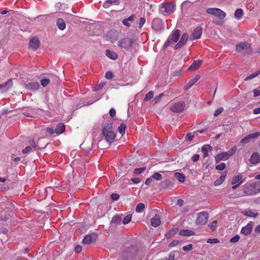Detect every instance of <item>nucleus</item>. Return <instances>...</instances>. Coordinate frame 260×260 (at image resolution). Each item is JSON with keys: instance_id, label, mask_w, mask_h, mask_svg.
<instances>
[{"instance_id": "obj_2", "label": "nucleus", "mask_w": 260, "mask_h": 260, "mask_svg": "<svg viewBox=\"0 0 260 260\" xmlns=\"http://www.w3.org/2000/svg\"><path fill=\"white\" fill-rule=\"evenodd\" d=\"M103 134L106 141L109 143L113 141L116 135L112 130L111 123H105L103 125Z\"/></svg>"}, {"instance_id": "obj_41", "label": "nucleus", "mask_w": 260, "mask_h": 260, "mask_svg": "<svg viewBox=\"0 0 260 260\" xmlns=\"http://www.w3.org/2000/svg\"><path fill=\"white\" fill-rule=\"evenodd\" d=\"M260 74V70L257 72L254 73L253 74H250L249 76H247L245 79V80H249L250 79H253V78L256 77L257 75H258Z\"/></svg>"}, {"instance_id": "obj_62", "label": "nucleus", "mask_w": 260, "mask_h": 260, "mask_svg": "<svg viewBox=\"0 0 260 260\" xmlns=\"http://www.w3.org/2000/svg\"><path fill=\"white\" fill-rule=\"evenodd\" d=\"M200 158V156L198 154H194L192 157H191V160L193 162H197L199 160Z\"/></svg>"}, {"instance_id": "obj_44", "label": "nucleus", "mask_w": 260, "mask_h": 260, "mask_svg": "<svg viewBox=\"0 0 260 260\" xmlns=\"http://www.w3.org/2000/svg\"><path fill=\"white\" fill-rule=\"evenodd\" d=\"M226 165L225 163H221L219 165L216 166L215 169L217 170L222 171L225 168Z\"/></svg>"}, {"instance_id": "obj_54", "label": "nucleus", "mask_w": 260, "mask_h": 260, "mask_svg": "<svg viewBox=\"0 0 260 260\" xmlns=\"http://www.w3.org/2000/svg\"><path fill=\"white\" fill-rule=\"evenodd\" d=\"M163 95H164V94L161 93L159 94L158 96H155L153 100V101H154V103H157L159 101H160Z\"/></svg>"}, {"instance_id": "obj_28", "label": "nucleus", "mask_w": 260, "mask_h": 260, "mask_svg": "<svg viewBox=\"0 0 260 260\" xmlns=\"http://www.w3.org/2000/svg\"><path fill=\"white\" fill-rule=\"evenodd\" d=\"M177 228H173L165 234V237L168 239L170 238L177 233Z\"/></svg>"}, {"instance_id": "obj_50", "label": "nucleus", "mask_w": 260, "mask_h": 260, "mask_svg": "<svg viewBox=\"0 0 260 260\" xmlns=\"http://www.w3.org/2000/svg\"><path fill=\"white\" fill-rule=\"evenodd\" d=\"M217 225V221H213L212 222L210 223L209 224V226L211 229L212 231H215L216 229V226Z\"/></svg>"}, {"instance_id": "obj_16", "label": "nucleus", "mask_w": 260, "mask_h": 260, "mask_svg": "<svg viewBox=\"0 0 260 260\" xmlns=\"http://www.w3.org/2000/svg\"><path fill=\"white\" fill-rule=\"evenodd\" d=\"M252 228V223L250 222L246 226L242 228L241 232L244 235H248L251 233Z\"/></svg>"}, {"instance_id": "obj_25", "label": "nucleus", "mask_w": 260, "mask_h": 260, "mask_svg": "<svg viewBox=\"0 0 260 260\" xmlns=\"http://www.w3.org/2000/svg\"><path fill=\"white\" fill-rule=\"evenodd\" d=\"M26 88L29 90H35L39 89L40 84L38 82H31L28 83L26 85Z\"/></svg>"}, {"instance_id": "obj_8", "label": "nucleus", "mask_w": 260, "mask_h": 260, "mask_svg": "<svg viewBox=\"0 0 260 260\" xmlns=\"http://www.w3.org/2000/svg\"><path fill=\"white\" fill-rule=\"evenodd\" d=\"M185 106V103L183 101H180L178 103H175L173 106L171 107V111L174 112H180L183 110Z\"/></svg>"}, {"instance_id": "obj_24", "label": "nucleus", "mask_w": 260, "mask_h": 260, "mask_svg": "<svg viewBox=\"0 0 260 260\" xmlns=\"http://www.w3.org/2000/svg\"><path fill=\"white\" fill-rule=\"evenodd\" d=\"M212 147L210 145H205L202 148L203 157L205 158L208 156V151L211 150Z\"/></svg>"}, {"instance_id": "obj_63", "label": "nucleus", "mask_w": 260, "mask_h": 260, "mask_svg": "<svg viewBox=\"0 0 260 260\" xmlns=\"http://www.w3.org/2000/svg\"><path fill=\"white\" fill-rule=\"evenodd\" d=\"M260 95V87L253 90V95L254 97L258 96Z\"/></svg>"}, {"instance_id": "obj_35", "label": "nucleus", "mask_w": 260, "mask_h": 260, "mask_svg": "<svg viewBox=\"0 0 260 260\" xmlns=\"http://www.w3.org/2000/svg\"><path fill=\"white\" fill-rule=\"evenodd\" d=\"M93 241L92 238L90 235H87L83 240V243L84 244H89Z\"/></svg>"}, {"instance_id": "obj_36", "label": "nucleus", "mask_w": 260, "mask_h": 260, "mask_svg": "<svg viewBox=\"0 0 260 260\" xmlns=\"http://www.w3.org/2000/svg\"><path fill=\"white\" fill-rule=\"evenodd\" d=\"M242 178V176L241 175H238L237 176H235L232 179V184H235L236 183H238L240 180Z\"/></svg>"}, {"instance_id": "obj_1", "label": "nucleus", "mask_w": 260, "mask_h": 260, "mask_svg": "<svg viewBox=\"0 0 260 260\" xmlns=\"http://www.w3.org/2000/svg\"><path fill=\"white\" fill-rule=\"evenodd\" d=\"M241 196H254L260 192V181L247 182L242 187Z\"/></svg>"}, {"instance_id": "obj_37", "label": "nucleus", "mask_w": 260, "mask_h": 260, "mask_svg": "<svg viewBox=\"0 0 260 260\" xmlns=\"http://www.w3.org/2000/svg\"><path fill=\"white\" fill-rule=\"evenodd\" d=\"M145 207V206L144 204L142 203H139L136 206V211L139 213L142 212L144 209Z\"/></svg>"}, {"instance_id": "obj_59", "label": "nucleus", "mask_w": 260, "mask_h": 260, "mask_svg": "<svg viewBox=\"0 0 260 260\" xmlns=\"http://www.w3.org/2000/svg\"><path fill=\"white\" fill-rule=\"evenodd\" d=\"M111 198L113 201H117L119 198V195L118 193H112L111 195Z\"/></svg>"}, {"instance_id": "obj_26", "label": "nucleus", "mask_w": 260, "mask_h": 260, "mask_svg": "<svg viewBox=\"0 0 260 260\" xmlns=\"http://www.w3.org/2000/svg\"><path fill=\"white\" fill-rule=\"evenodd\" d=\"M192 3L189 1H185L182 4V12H184L185 13H186L187 8H192Z\"/></svg>"}, {"instance_id": "obj_61", "label": "nucleus", "mask_w": 260, "mask_h": 260, "mask_svg": "<svg viewBox=\"0 0 260 260\" xmlns=\"http://www.w3.org/2000/svg\"><path fill=\"white\" fill-rule=\"evenodd\" d=\"M207 242L208 243H211V244H212V243H217L218 242V240L216 238H214V239H208Z\"/></svg>"}, {"instance_id": "obj_13", "label": "nucleus", "mask_w": 260, "mask_h": 260, "mask_svg": "<svg viewBox=\"0 0 260 260\" xmlns=\"http://www.w3.org/2000/svg\"><path fill=\"white\" fill-rule=\"evenodd\" d=\"M200 77L199 75H196V77L190 80L184 86V89L185 90H187L190 87H192L193 85H194L200 79Z\"/></svg>"}, {"instance_id": "obj_19", "label": "nucleus", "mask_w": 260, "mask_h": 260, "mask_svg": "<svg viewBox=\"0 0 260 260\" xmlns=\"http://www.w3.org/2000/svg\"><path fill=\"white\" fill-rule=\"evenodd\" d=\"M180 37V31L178 29L174 30L170 36V39L172 42H177Z\"/></svg>"}, {"instance_id": "obj_30", "label": "nucleus", "mask_w": 260, "mask_h": 260, "mask_svg": "<svg viewBox=\"0 0 260 260\" xmlns=\"http://www.w3.org/2000/svg\"><path fill=\"white\" fill-rule=\"evenodd\" d=\"M242 213L245 216L252 217H256L258 215L257 212L254 213L251 210L243 211Z\"/></svg>"}, {"instance_id": "obj_56", "label": "nucleus", "mask_w": 260, "mask_h": 260, "mask_svg": "<svg viewBox=\"0 0 260 260\" xmlns=\"http://www.w3.org/2000/svg\"><path fill=\"white\" fill-rule=\"evenodd\" d=\"M146 22V20L143 17H141L140 19V21H139V27L141 28H142V27L144 25V24H145Z\"/></svg>"}, {"instance_id": "obj_31", "label": "nucleus", "mask_w": 260, "mask_h": 260, "mask_svg": "<svg viewBox=\"0 0 260 260\" xmlns=\"http://www.w3.org/2000/svg\"><path fill=\"white\" fill-rule=\"evenodd\" d=\"M175 177L180 182H183L185 179V176L182 173L176 172L174 174Z\"/></svg>"}, {"instance_id": "obj_15", "label": "nucleus", "mask_w": 260, "mask_h": 260, "mask_svg": "<svg viewBox=\"0 0 260 260\" xmlns=\"http://www.w3.org/2000/svg\"><path fill=\"white\" fill-rule=\"evenodd\" d=\"M152 28L155 30H158L161 28V23L159 19L156 18L153 20Z\"/></svg>"}, {"instance_id": "obj_46", "label": "nucleus", "mask_w": 260, "mask_h": 260, "mask_svg": "<svg viewBox=\"0 0 260 260\" xmlns=\"http://www.w3.org/2000/svg\"><path fill=\"white\" fill-rule=\"evenodd\" d=\"M50 83L48 79H44L41 80V84L43 87L46 86Z\"/></svg>"}, {"instance_id": "obj_42", "label": "nucleus", "mask_w": 260, "mask_h": 260, "mask_svg": "<svg viewBox=\"0 0 260 260\" xmlns=\"http://www.w3.org/2000/svg\"><path fill=\"white\" fill-rule=\"evenodd\" d=\"M151 177L152 179L159 181L162 179V175L159 173H155L153 174Z\"/></svg>"}, {"instance_id": "obj_12", "label": "nucleus", "mask_w": 260, "mask_h": 260, "mask_svg": "<svg viewBox=\"0 0 260 260\" xmlns=\"http://www.w3.org/2000/svg\"><path fill=\"white\" fill-rule=\"evenodd\" d=\"M175 4L173 3L164 4L162 8L164 9V12L167 14H171L175 10Z\"/></svg>"}, {"instance_id": "obj_17", "label": "nucleus", "mask_w": 260, "mask_h": 260, "mask_svg": "<svg viewBox=\"0 0 260 260\" xmlns=\"http://www.w3.org/2000/svg\"><path fill=\"white\" fill-rule=\"evenodd\" d=\"M202 63V61L199 59L193 61V63L188 68V70L193 71L197 70Z\"/></svg>"}, {"instance_id": "obj_43", "label": "nucleus", "mask_w": 260, "mask_h": 260, "mask_svg": "<svg viewBox=\"0 0 260 260\" xmlns=\"http://www.w3.org/2000/svg\"><path fill=\"white\" fill-rule=\"evenodd\" d=\"M132 219V216L131 215H127L124 217L122 220V223L124 224H126L129 223Z\"/></svg>"}, {"instance_id": "obj_20", "label": "nucleus", "mask_w": 260, "mask_h": 260, "mask_svg": "<svg viewBox=\"0 0 260 260\" xmlns=\"http://www.w3.org/2000/svg\"><path fill=\"white\" fill-rule=\"evenodd\" d=\"M250 162L252 164L256 165L260 162V155L257 153H253L250 158Z\"/></svg>"}, {"instance_id": "obj_7", "label": "nucleus", "mask_w": 260, "mask_h": 260, "mask_svg": "<svg viewBox=\"0 0 260 260\" xmlns=\"http://www.w3.org/2000/svg\"><path fill=\"white\" fill-rule=\"evenodd\" d=\"M208 214L206 212H202L199 213L197 219V223L201 225H204L207 222Z\"/></svg>"}, {"instance_id": "obj_45", "label": "nucleus", "mask_w": 260, "mask_h": 260, "mask_svg": "<svg viewBox=\"0 0 260 260\" xmlns=\"http://www.w3.org/2000/svg\"><path fill=\"white\" fill-rule=\"evenodd\" d=\"M260 136V132H256L248 135L250 139H256Z\"/></svg>"}, {"instance_id": "obj_39", "label": "nucleus", "mask_w": 260, "mask_h": 260, "mask_svg": "<svg viewBox=\"0 0 260 260\" xmlns=\"http://www.w3.org/2000/svg\"><path fill=\"white\" fill-rule=\"evenodd\" d=\"M146 169V167L136 168L134 171V173L136 175L141 174L143 172L145 171Z\"/></svg>"}, {"instance_id": "obj_3", "label": "nucleus", "mask_w": 260, "mask_h": 260, "mask_svg": "<svg viewBox=\"0 0 260 260\" xmlns=\"http://www.w3.org/2000/svg\"><path fill=\"white\" fill-rule=\"evenodd\" d=\"M236 50L239 53L249 54L252 52V48L250 44L242 42L236 44Z\"/></svg>"}, {"instance_id": "obj_27", "label": "nucleus", "mask_w": 260, "mask_h": 260, "mask_svg": "<svg viewBox=\"0 0 260 260\" xmlns=\"http://www.w3.org/2000/svg\"><path fill=\"white\" fill-rule=\"evenodd\" d=\"M56 24L60 30H63L66 28V25L63 19H58L56 21Z\"/></svg>"}, {"instance_id": "obj_29", "label": "nucleus", "mask_w": 260, "mask_h": 260, "mask_svg": "<svg viewBox=\"0 0 260 260\" xmlns=\"http://www.w3.org/2000/svg\"><path fill=\"white\" fill-rule=\"evenodd\" d=\"M243 15V11L242 9H237L234 14L235 17L238 20L241 19L242 18Z\"/></svg>"}, {"instance_id": "obj_49", "label": "nucleus", "mask_w": 260, "mask_h": 260, "mask_svg": "<svg viewBox=\"0 0 260 260\" xmlns=\"http://www.w3.org/2000/svg\"><path fill=\"white\" fill-rule=\"evenodd\" d=\"M121 217L118 215L114 216L112 219V223H117L121 221Z\"/></svg>"}, {"instance_id": "obj_55", "label": "nucleus", "mask_w": 260, "mask_h": 260, "mask_svg": "<svg viewBox=\"0 0 260 260\" xmlns=\"http://www.w3.org/2000/svg\"><path fill=\"white\" fill-rule=\"evenodd\" d=\"M105 78L107 79H111L113 78V75L111 72H107L105 74Z\"/></svg>"}, {"instance_id": "obj_21", "label": "nucleus", "mask_w": 260, "mask_h": 260, "mask_svg": "<svg viewBox=\"0 0 260 260\" xmlns=\"http://www.w3.org/2000/svg\"><path fill=\"white\" fill-rule=\"evenodd\" d=\"M119 2L118 0H107L104 2L103 6L104 8H108L111 5H119Z\"/></svg>"}, {"instance_id": "obj_33", "label": "nucleus", "mask_w": 260, "mask_h": 260, "mask_svg": "<svg viewBox=\"0 0 260 260\" xmlns=\"http://www.w3.org/2000/svg\"><path fill=\"white\" fill-rule=\"evenodd\" d=\"M226 177V175H222L220 176V177L216 179L214 182V184L215 186H218L222 183V182L225 180Z\"/></svg>"}, {"instance_id": "obj_64", "label": "nucleus", "mask_w": 260, "mask_h": 260, "mask_svg": "<svg viewBox=\"0 0 260 260\" xmlns=\"http://www.w3.org/2000/svg\"><path fill=\"white\" fill-rule=\"evenodd\" d=\"M46 131L47 132L49 133L50 135H54V134H55V130L52 128L47 127L46 128Z\"/></svg>"}, {"instance_id": "obj_10", "label": "nucleus", "mask_w": 260, "mask_h": 260, "mask_svg": "<svg viewBox=\"0 0 260 260\" xmlns=\"http://www.w3.org/2000/svg\"><path fill=\"white\" fill-rule=\"evenodd\" d=\"M188 38V35L187 33L185 32L184 33L181 38L180 40L179 41V42L175 45V49H178L182 47L183 46H184L187 41Z\"/></svg>"}, {"instance_id": "obj_51", "label": "nucleus", "mask_w": 260, "mask_h": 260, "mask_svg": "<svg viewBox=\"0 0 260 260\" xmlns=\"http://www.w3.org/2000/svg\"><path fill=\"white\" fill-rule=\"evenodd\" d=\"M192 244H189L186 246H184L183 247L182 249L185 251H188L192 250Z\"/></svg>"}, {"instance_id": "obj_57", "label": "nucleus", "mask_w": 260, "mask_h": 260, "mask_svg": "<svg viewBox=\"0 0 260 260\" xmlns=\"http://www.w3.org/2000/svg\"><path fill=\"white\" fill-rule=\"evenodd\" d=\"M250 139L249 138L248 135L247 136H246L245 138H243L241 140V143L242 144H247L248 143L249 141H250Z\"/></svg>"}, {"instance_id": "obj_6", "label": "nucleus", "mask_w": 260, "mask_h": 260, "mask_svg": "<svg viewBox=\"0 0 260 260\" xmlns=\"http://www.w3.org/2000/svg\"><path fill=\"white\" fill-rule=\"evenodd\" d=\"M133 43L134 41L132 39L125 38L120 40L118 42V45L120 47L126 50H131Z\"/></svg>"}, {"instance_id": "obj_60", "label": "nucleus", "mask_w": 260, "mask_h": 260, "mask_svg": "<svg viewBox=\"0 0 260 260\" xmlns=\"http://www.w3.org/2000/svg\"><path fill=\"white\" fill-rule=\"evenodd\" d=\"M173 42L171 41V39L170 38H169L167 41L166 42H165V44H164V48H167L168 47H169V46L171 45V43H172Z\"/></svg>"}, {"instance_id": "obj_14", "label": "nucleus", "mask_w": 260, "mask_h": 260, "mask_svg": "<svg viewBox=\"0 0 260 260\" xmlns=\"http://www.w3.org/2000/svg\"><path fill=\"white\" fill-rule=\"evenodd\" d=\"M135 18V15L132 14L127 18L124 19L122 20V23L124 26L127 27H129L131 26L132 23L134 21Z\"/></svg>"}, {"instance_id": "obj_23", "label": "nucleus", "mask_w": 260, "mask_h": 260, "mask_svg": "<svg viewBox=\"0 0 260 260\" xmlns=\"http://www.w3.org/2000/svg\"><path fill=\"white\" fill-rule=\"evenodd\" d=\"M65 131V125L63 123H60L58 124L57 125L55 132V134L57 135H59L62 133H63Z\"/></svg>"}, {"instance_id": "obj_22", "label": "nucleus", "mask_w": 260, "mask_h": 260, "mask_svg": "<svg viewBox=\"0 0 260 260\" xmlns=\"http://www.w3.org/2000/svg\"><path fill=\"white\" fill-rule=\"evenodd\" d=\"M106 55L108 57L112 60H115L118 57V54L116 52L108 49L106 51Z\"/></svg>"}, {"instance_id": "obj_48", "label": "nucleus", "mask_w": 260, "mask_h": 260, "mask_svg": "<svg viewBox=\"0 0 260 260\" xmlns=\"http://www.w3.org/2000/svg\"><path fill=\"white\" fill-rule=\"evenodd\" d=\"M223 111V108L222 107L218 108L217 109H216L214 113V116L216 117L220 114H221Z\"/></svg>"}, {"instance_id": "obj_52", "label": "nucleus", "mask_w": 260, "mask_h": 260, "mask_svg": "<svg viewBox=\"0 0 260 260\" xmlns=\"http://www.w3.org/2000/svg\"><path fill=\"white\" fill-rule=\"evenodd\" d=\"M32 150V148L31 146H28L26 147L25 148L22 150V153L23 154H27L30 152Z\"/></svg>"}, {"instance_id": "obj_40", "label": "nucleus", "mask_w": 260, "mask_h": 260, "mask_svg": "<svg viewBox=\"0 0 260 260\" xmlns=\"http://www.w3.org/2000/svg\"><path fill=\"white\" fill-rule=\"evenodd\" d=\"M126 128V125L124 123H121L118 128V132L121 134H123L125 133Z\"/></svg>"}, {"instance_id": "obj_58", "label": "nucleus", "mask_w": 260, "mask_h": 260, "mask_svg": "<svg viewBox=\"0 0 260 260\" xmlns=\"http://www.w3.org/2000/svg\"><path fill=\"white\" fill-rule=\"evenodd\" d=\"M152 183H153V179L151 177L146 179V180L145 181V184L146 185H150L152 184Z\"/></svg>"}, {"instance_id": "obj_47", "label": "nucleus", "mask_w": 260, "mask_h": 260, "mask_svg": "<svg viewBox=\"0 0 260 260\" xmlns=\"http://www.w3.org/2000/svg\"><path fill=\"white\" fill-rule=\"evenodd\" d=\"M239 239L240 236L238 235H236V236H235L230 239V242L232 243H235L237 242L239 240Z\"/></svg>"}, {"instance_id": "obj_18", "label": "nucleus", "mask_w": 260, "mask_h": 260, "mask_svg": "<svg viewBox=\"0 0 260 260\" xmlns=\"http://www.w3.org/2000/svg\"><path fill=\"white\" fill-rule=\"evenodd\" d=\"M161 223L160 217L158 214L155 216L151 219V225L154 227H157Z\"/></svg>"}, {"instance_id": "obj_34", "label": "nucleus", "mask_w": 260, "mask_h": 260, "mask_svg": "<svg viewBox=\"0 0 260 260\" xmlns=\"http://www.w3.org/2000/svg\"><path fill=\"white\" fill-rule=\"evenodd\" d=\"M12 85H13L12 80L11 79H9L7 81V82H6L5 84H0V90L2 88H6L7 86H8V87L7 88V89H8L9 87H11L12 86Z\"/></svg>"}, {"instance_id": "obj_9", "label": "nucleus", "mask_w": 260, "mask_h": 260, "mask_svg": "<svg viewBox=\"0 0 260 260\" xmlns=\"http://www.w3.org/2000/svg\"><path fill=\"white\" fill-rule=\"evenodd\" d=\"M40 45V42L37 37L32 38L29 42V47L32 50L36 51Z\"/></svg>"}, {"instance_id": "obj_4", "label": "nucleus", "mask_w": 260, "mask_h": 260, "mask_svg": "<svg viewBox=\"0 0 260 260\" xmlns=\"http://www.w3.org/2000/svg\"><path fill=\"white\" fill-rule=\"evenodd\" d=\"M236 147L235 146L232 148L231 150L226 151V152H220L215 156V160L216 162H219V161L226 160H228L231 156H232L236 152Z\"/></svg>"}, {"instance_id": "obj_38", "label": "nucleus", "mask_w": 260, "mask_h": 260, "mask_svg": "<svg viewBox=\"0 0 260 260\" xmlns=\"http://www.w3.org/2000/svg\"><path fill=\"white\" fill-rule=\"evenodd\" d=\"M153 96H154V92L153 91H150L146 94L145 97L144 99V101H149L153 98Z\"/></svg>"}, {"instance_id": "obj_53", "label": "nucleus", "mask_w": 260, "mask_h": 260, "mask_svg": "<svg viewBox=\"0 0 260 260\" xmlns=\"http://www.w3.org/2000/svg\"><path fill=\"white\" fill-rule=\"evenodd\" d=\"M105 85V83H101L97 86H96L94 88V91H98L101 89Z\"/></svg>"}, {"instance_id": "obj_11", "label": "nucleus", "mask_w": 260, "mask_h": 260, "mask_svg": "<svg viewBox=\"0 0 260 260\" xmlns=\"http://www.w3.org/2000/svg\"><path fill=\"white\" fill-rule=\"evenodd\" d=\"M202 34V28L201 27H198L193 31L190 37L191 40L199 39L201 38Z\"/></svg>"}, {"instance_id": "obj_5", "label": "nucleus", "mask_w": 260, "mask_h": 260, "mask_svg": "<svg viewBox=\"0 0 260 260\" xmlns=\"http://www.w3.org/2000/svg\"><path fill=\"white\" fill-rule=\"evenodd\" d=\"M206 12L209 14L217 17L220 19H223L226 16V13L218 8H208L206 10Z\"/></svg>"}, {"instance_id": "obj_32", "label": "nucleus", "mask_w": 260, "mask_h": 260, "mask_svg": "<svg viewBox=\"0 0 260 260\" xmlns=\"http://www.w3.org/2000/svg\"><path fill=\"white\" fill-rule=\"evenodd\" d=\"M194 234V232L189 230H181L179 232V235L183 236H189Z\"/></svg>"}]
</instances>
